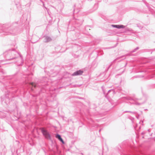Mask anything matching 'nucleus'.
I'll list each match as a JSON object with an SVG mask.
<instances>
[{"label":"nucleus","mask_w":155,"mask_h":155,"mask_svg":"<svg viewBox=\"0 0 155 155\" xmlns=\"http://www.w3.org/2000/svg\"><path fill=\"white\" fill-rule=\"evenodd\" d=\"M43 6L46 9H47V8L45 6L44 4V3H43Z\"/></svg>","instance_id":"nucleus-19"},{"label":"nucleus","mask_w":155,"mask_h":155,"mask_svg":"<svg viewBox=\"0 0 155 155\" xmlns=\"http://www.w3.org/2000/svg\"><path fill=\"white\" fill-rule=\"evenodd\" d=\"M95 63V61H93L92 63V64H91V67H94V64Z\"/></svg>","instance_id":"nucleus-15"},{"label":"nucleus","mask_w":155,"mask_h":155,"mask_svg":"<svg viewBox=\"0 0 155 155\" xmlns=\"http://www.w3.org/2000/svg\"><path fill=\"white\" fill-rule=\"evenodd\" d=\"M18 26L17 22L14 23L11 25L9 24H3L2 26V29L0 30V33H2L4 35L12 34L16 35L18 33L16 27Z\"/></svg>","instance_id":"nucleus-1"},{"label":"nucleus","mask_w":155,"mask_h":155,"mask_svg":"<svg viewBox=\"0 0 155 155\" xmlns=\"http://www.w3.org/2000/svg\"><path fill=\"white\" fill-rule=\"evenodd\" d=\"M73 12H74V13L75 12V9H74L73 10Z\"/></svg>","instance_id":"nucleus-22"},{"label":"nucleus","mask_w":155,"mask_h":155,"mask_svg":"<svg viewBox=\"0 0 155 155\" xmlns=\"http://www.w3.org/2000/svg\"><path fill=\"white\" fill-rule=\"evenodd\" d=\"M4 59L0 60L1 63L4 64L6 63H2L3 61H6L13 60L16 58L18 56L21 58V55L18 52L15 50V49H10L5 51L3 54Z\"/></svg>","instance_id":"nucleus-2"},{"label":"nucleus","mask_w":155,"mask_h":155,"mask_svg":"<svg viewBox=\"0 0 155 155\" xmlns=\"http://www.w3.org/2000/svg\"><path fill=\"white\" fill-rule=\"evenodd\" d=\"M125 55H124V56H121L120 57H118L116 59H115L114 61V62H115L116 61L118 60V59H120V58H122L123 57H124V56Z\"/></svg>","instance_id":"nucleus-10"},{"label":"nucleus","mask_w":155,"mask_h":155,"mask_svg":"<svg viewBox=\"0 0 155 155\" xmlns=\"http://www.w3.org/2000/svg\"><path fill=\"white\" fill-rule=\"evenodd\" d=\"M59 140L61 141L63 143H64V142L62 138L61 139Z\"/></svg>","instance_id":"nucleus-16"},{"label":"nucleus","mask_w":155,"mask_h":155,"mask_svg":"<svg viewBox=\"0 0 155 155\" xmlns=\"http://www.w3.org/2000/svg\"><path fill=\"white\" fill-rule=\"evenodd\" d=\"M139 49V47H136V48H135V49H134L133 50L131 51V52L133 53V52H135V51H136L137 50Z\"/></svg>","instance_id":"nucleus-9"},{"label":"nucleus","mask_w":155,"mask_h":155,"mask_svg":"<svg viewBox=\"0 0 155 155\" xmlns=\"http://www.w3.org/2000/svg\"><path fill=\"white\" fill-rule=\"evenodd\" d=\"M75 7V5H74V7Z\"/></svg>","instance_id":"nucleus-25"},{"label":"nucleus","mask_w":155,"mask_h":155,"mask_svg":"<svg viewBox=\"0 0 155 155\" xmlns=\"http://www.w3.org/2000/svg\"><path fill=\"white\" fill-rule=\"evenodd\" d=\"M52 39L51 38L48 36H45L44 37L43 41L45 42H48L51 41Z\"/></svg>","instance_id":"nucleus-6"},{"label":"nucleus","mask_w":155,"mask_h":155,"mask_svg":"<svg viewBox=\"0 0 155 155\" xmlns=\"http://www.w3.org/2000/svg\"><path fill=\"white\" fill-rule=\"evenodd\" d=\"M56 137L58 138L59 140H60V139L61 138L60 136L59 135H57L56 136Z\"/></svg>","instance_id":"nucleus-12"},{"label":"nucleus","mask_w":155,"mask_h":155,"mask_svg":"<svg viewBox=\"0 0 155 155\" xmlns=\"http://www.w3.org/2000/svg\"><path fill=\"white\" fill-rule=\"evenodd\" d=\"M111 26L113 28H116L118 29H120L121 28H125V26L123 25H112Z\"/></svg>","instance_id":"nucleus-5"},{"label":"nucleus","mask_w":155,"mask_h":155,"mask_svg":"<svg viewBox=\"0 0 155 155\" xmlns=\"http://www.w3.org/2000/svg\"><path fill=\"white\" fill-rule=\"evenodd\" d=\"M128 31H130V29H128Z\"/></svg>","instance_id":"nucleus-23"},{"label":"nucleus","mask_w":155,"mask_h":155,"mask_svg":"<svg viewBox=\"0 0 155 155\" xmlns=\"http://www.w3.org/2000/svg\"><path fill=\"white\" fill-rule=\"evenodd\" d=\"M150 50V49H145L143 50L145 51H149ZM151 50L153 51L155 50V49H151Z\"/></svg>","instance_id":"nucleus-14"},{"label":"nucleus","mask_w":155,"mask_h":155,"mask_svg":"<svg viewBox=\"0 0 155 155\" xmlns=\"http://www.w3.org/2000/svg\"><path fill=\"white\" fill-rule=\"evenodd\" d=\"M117 44H116V45L114 46V47H110V48H114V47H116V45H117Z\"/></svg>","instance_id":"nucleus-18"},{"label":"nucleus","mask_w":155,"mask_h":155,"mask_svg":"<svg viewBox=\"0 0 155 155\" xmlns=\"http://www.w3.org/2000/svg\"><path fill=\"white\" fill-rule=\"evenodd\" d=\"M78 57V55H75L74 56V58H77Z\"/></svg>","instance_id":"nucleus-17"},{"label":"nucleus","mask_w":155,"mask_h":155,"mask_svg":"<svg viewBox=\"0 0 155 155\" xmlns=\"http://www.w3.org/2000/svg\"><path fill=\"white\" fill-rule=\"evenodd\" d=\"M152 51L151 53V54H152Z\"/></svg>","instance_id":"nucleus-26"},{"label":"nucleus","mask_w":155,"mask_h":155,"mask_svg":"<svg viewBox=\"0 0 155 155\" xmlns=\"http://www.w3.org/2000/svg\"><path fill=\"white\" fill-rule=\"evenodd\" d=\"M41 131L43 135L47 138H50V135L48 132L44 128L41 129Z\"/></svg>","instance_id":"nucleus-4"},{"label":"nucleus","mask_w":155,"mask_h":155,"mask_svg":"<svg viewBox=\"0 0 155 155\" xmlns=\"http://www.w3.org/2000/svg\"><path fill=\"white\" fill-rule=\"evenodd\" d=\"M79 12V10H78V11H77V12L78 13V12Z\"/></svg>","instance_id":"nucleus-24"},{"label":"nucleus","mask_w":155,"mask_h":155,"mask_svg":"<svg viewBox=\"0 0 155 155\" xmlns=\"http://www.w3.org/2000/svg\"><path fill=\"white\" fill-rule=\"evenodd\" d=\"M83 21L84 20H83V19H81V18H74L72 21H69V25H70L71 23H72V22H73V25L74 26L71 30H74L75 29V27H79L81 25Z\"/></svg>","instance_id":"nucleus-3"},{"label":"nucleus","mask_w":155,"mask_h":155,"mask_svg":"<svg viewBox=\"0 0 155 155\" xmlns=\"http://www.w3.org/2000/svg\"><path fill=\"white\" fill-rule=\"evenodd\" d=\"M48 67H60L59 65L54 66V64L52 62H50L49 63L48 65L47 66Z\"/></svg>","instance_id":"nucleus-8"},{"label":"nucleus","mask_w":155,"mask_h":155,"mask_svg":"<svg viewBox=\"0 0 155 155\" xmlns=\"http://www.w3.org/2000/svg\"><path fill=\"white\" fill-rule=\"evenodd\" d=\"M2 67V66L0 65V67Z\"/></svg>","instance_id":"nucleus-27"},{"label":"nucleus","mask_w":155,"mask_h":155,"mask_svg":"<svg viewBox=\"0 0 155 155\" xmlns=\"http://www.w3.org/2000/svg\"><path fill=\"white\" fill-rule=\"evenodd\" d=\"M111 64H110L109 66L107 68H110L111 66Z\"/></svg>","instance_id":"nucleus-20"},{"label":"nucleus","mask_w":155,"mask_h":155,"mask_svg":"<svg viewBox=\"0 0 155 155\" xmlns=\"http://www.w3.org/2000/svg\"><path fill=\"white\" fill-rule=\"evenodd\" d=\"M89 28V26H87L86 27V28H85V29H87V28Z\"/></svg>","instance_id":"nucleus-21"},{"label":"nucleus","mask_w":155,"mask_h":155,"mask_svg":"<svg viewBox=\"0 0 155 155\" xmlns=\"http://www.w3.org/2000/svg\"><path fill=\"white\" fill-rule=\"evenodd\" d=\"M83 73V71H81V70H79V71H77L76 72H74L73 74L72 75L73 76L78 75H79L82 74Z\"/></svg>","instance_id":"nucleus-7"},{"label":"nucleus","mask_w":155,"mask_h":155,"mask_svg":"<svg viewBox=\"0 0 155 155\" xmlns=\"http://www.w3.org/2000/svg\"><path fill=\"white\" fill-rule=\"evenodd\" d=\"M30 84L31 85H32L33 86H34L35 87H36V84H35V83H34L33 82H31V83H30Z\"/></svg>","instance_id":"nucleus-13"},{"label":"nucleus","mask_w":155,"mask_h":155,"mask_svg":"<svg viewBox=\"0 0 155 155\" xmlns=\"http://www.w3.org/2000/svg\"><path fill=\"white\" fill-rule=\"evenodd\" d=\"M69 64V65H67L68 66L67 67H73L74 66V64H73L72 63H70Z\"/></svg>","instance_id":"nucleus-11"}]
</instances>
